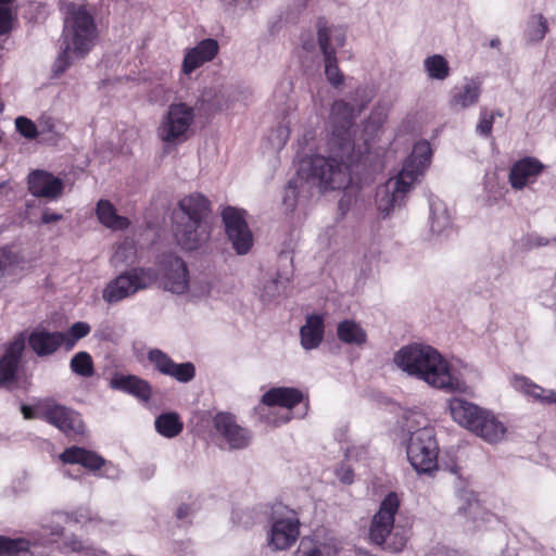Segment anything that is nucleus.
I'll return each mask as SVG.
<instances>
[{
	"mask_svg": "<svg viewBox=\"0 0 556 556\" xmlns=\"http://www.w3.org/2000/svg\"><path fill=\"white\" fill-rule=\"evenodd\" d=\"M355 116L354 108L344 100H337L331 105L330 155H313L306 169L307 179L321 191L348 188L352 181V166L362 161V147L356 148L354 142Z\"/></svg>",
	"mask_w": 556,
	"mask_h": 556,
	"instance_id": "f257e3e1",
	"label": "nucleus"
},
{
	"mask_svg": "<svg viewBox=\"0 0 556 556\" xmlns=\"http://www.w3.org/2000/svg\"><path fill=\"white\" fill-rule=\"evenodd\" d=\"M63 337L62 331H49L43 328L35 329L28 337L25 331L17 332L2 345L0 389L12 391L18 382L26 341L38 357H46L53 355L61 346H64L65 338Z\"/></svg>",
	"mask_w": 556,
	"mask_h": 556,
	"instance_id": "f03ea898",
	"label": "nucleus"
},
{
	"mask_svg": "<svg viewBox=\"0 0 556 556\" xmlns=\"http://www.w3.org/2000/svg\"><path fill=\"white\" fill-rule=\"evenodd\" d=\"M394 363L433 388L450 392L462 390V382L452 374L450 363L430 345L415 343L403 346L395 354Z\"/></svg>",
	"mask_w": 556,
	"mask_h": 556,
	"instance_id": "7ed1b4c3",
	"label": "nucleus"
},
{
	"mask_svg": "<svg viewBox=\"0 0 556 556\" xmlns=\"http://www.w3.org/2000/svg\"><path fill=\"white\" fill-rule=\"evenodd\" d=\"M211 213L210 200L194 192L184 197L174 212V232L178 244L188 251L199 249L207 242L212 227L206 222Z\"/></svg>",
	"mask_w": 556,
	"mask_h": 556,
	"instance_id": "20e7f679",
	"label": "nucleus"
},
{
	"mask_svg": "<svg viewBox=\"0 0 556 556\" xmlns=\"http://www.w3.org/2000/svg\"><path fill=\"white\" fill-rule=\"evenodd\" d=\"M432 150L428 141H418L414 144L412 154L404 161L402 169L391 177L384 185V194L378 198V210L389 215L395 206L405 204V199L415 182L424 174Z\"/></svg>",
	"mask_w": 556,
	"mask_h": 556,
	"instance_id": "39448f33",
	"label": "nucleus"
},
{
	"mask_svg": "<svg viewBox=\"0 0 556 556\" xmlns=\"http://www.w3.org/2000/svg\"><path fill=\"white\" fill-rule=\"evenodd\" d=\"M65 33L66 36H71V42H67L53 64L55 75L63 74L70 67L71 48H73L77 56L84 58L93 46L96 25L92 15L87 11L85 5L71 3L67 7Z\"/></svg>",
	"mask_w": 556,
	"mask_h": 556,
	"instance_id": "423d86ee",
	"label": "nucleus"
},
{
	"mask_svg": "<svg viewBox=\"0 0 556 556\" xmlns=\"http://www.w3.org/2000/svg\"><path fill=\"white\" fill-rule=\"evenodd\" d=\"M401 507L396 492H389L380 502L369 526L370 541L390 553H400L409 539V530L395 526V515Z\"/></svg>",
	"mask_w": 556,
	"mask_h": 556,
	"instance_id": "0eeeda50",
	"label": "nucleus"
},
{
	"mask_svg": "<svg viewBox=\"0 0 556 556\" xmlns=\"http://www.w3.org/2000/svg\"><path fill=\"white\" fill-rule=\"evenodd\" d=\"M317 41L325 60V74L336 88L344 81V75L338 66L337 49L345 43L346 30L342 26L330 25L325 17L316 22Z\"/></svg>",
	"mask_w": 556,
	"mask_h": 556,
	"instance_id": "6e6552de",
	"label": "nucleus"
},
{
	"mask_svg": "<svg viewBox=\"0 0 556 556\" xmlns=\"http://www.w3.org/2000/svg\"><path fill=\"white\" fill-rule=\"evenodd\" d=\"M439 446L434 429L424 427L412 432L406 454L413 468L419 473H432L438 469Z\"/></svg>",
	"mask_w": 556,
	"mask_h": 556,
	"instance_id": "1a4fd4ad",
	"label": "nucleus"
},
{
	"mask_svg": "<svg viewBox=\"0 0 556 556\" xmlns=\"http://www.w3.org/2000/svg\"><path fill=\"white\" fill-rule=\"evenodd\" d=\"M194 117L195 114L192 106L184 102L172 103L157 127L159 138L164 143L170 146L186 142L190 137Z\"/></svg>",
	"mask_w": 556,
	"mask_h": 556,
	"instance_id": "9d476101",
	"label": "nucleus"
},
{
	"mask_svg": "<svg viewBox=\"0 0 556 556\" xmlns=\"http://www.w3.org/2000/svg\"><path fill=\"white\" fill-rule=\"evenodd\" d=\"M157 279V273L153 268L134 267L111 280L102 292V298L110 304L135 294L139 290L147 289Z\"/></svg>",
	"mask_w": 556,
	"mask_h": 556,
	"instance_id": "9b49d317",
	"label": "nucleus"
},
{
	"mask_svg": "<svg viewBox=\"0 0 556 556\" xmlns=\"http://www.w3.org/2000/svg\"><path fill=\"white\" fill-rule=\"evenodd\" d=\"M40 419L55 427L66 437L85 433V422L81 415L72 407L60 404L53 397L41 399Z\"/></svg>",
	"mask_w": 556,
	"mask_h": 556,
	"instance_id": "f8f14e48",
	"label": "nucleus"
},
{
	"mask_svg": "<svg viewBox=\"0 0 556 556\" xmlns=\"http://www.w3.org/2000/svg\"><path fill=\"white\" fill-rule=\"evenodd\" d=\"M245 214L247 212L244 210L233 206H227L222 212V220L226 236L238 255L248 254L254 242V237L249 228Z\"/></svg>",
	"mask_w": 556,
	"mask_h": 556,
	"instance_id": "ddd939ff",
	"label": "nucleus"
},
{
	"mask_svg": "<svg viewBox=\"0 0 556 556\" xmlns=\"http://www.w3.org/2000/svg\"><path fill=\"white\" fill-rule=\"evenodd\" d=\"M213 435L229 450H243L251 440L250 431L237 422V417L229 412H218L212 418Z\"/></svg>",
	"mask_w": 556,
	"mask_h": 556,
	"instance_id": "4468645a",
	"label": "nucleus"
},
{
	"mask_svg": "<svg viewBox=\"0 0 556 556\" xmlns=\"http://www.w3.org/2000/svg\"><path fill=\"white\" fill-rule=\"evenodd\" d=\"M164 288L181 294L189 286V273L185 261L174 254H164L160 261Z\"/></svg>",
	"mask_w": 556,
	"mask_h": 556,
	"instance_id": "2eb2a0df",
	"label": "nucleus"
},
{
	"mask_svg": "<svg viewBox=\"0 0 556 556\" xmlns=\"http://www.w3.org/2000/svg\"><path fill=\"white\" fill-rule=\"evenodd\" d=\"M148 359L155 366L159 372L172 377L178 382L188 383L195 377V366L192 363L178 364L159 349L149 351Z\"/></svg>",
	"mask_w": 556,
	"mask_h": 556,
	"instance_id": "dca6fc26",
	"label": "nucleus"
},
{
	"mask_svg": "<svg viewBox=\"0 0 556 556\" xmlns=\"http://www.w3.org/2000/svg\"><path fill=\"white\" fill-rule=\"evenodd\" d=\"M27 188L35 198L53 201L63 194L64 182L47 170L34 169L27 176Z\"/></svg>",
	"mask_w": 556,
	"mask_h": 556,
	"instance_id": "f3484780",
	"label": "nucleus"
},
{
	"mask_svg": "<svg viewBox=\"0 0 556 556\" xmlns=\"http://www.w3.org/2000/svg\"><path fill=\"white\" fill-rule=\"evenodd\" d=\"M543 169L544 165L536 157H522L511 165L508 181L513 189L521 190L528 184L534 182Z\"/></svg>",
	"mask_w": 556,
	"mask_h": 556,
	"instance_id": "a211bd4d",
	"label": "nucleus"
},
{
	"mask_svg": "<svg viewBox=\"0 0 556 556\" xmlns=\"http://www.w3.org/2000/svg\"><path fill=\"white\" fill-rule=\"evenodd\" d=\"M217 40L207 38L201 40L195 47L189 49L184 58L182 72L190 75L204 63L212 61L218 53Z\"/></svg>",
	"mask_w": 556,
	"mask_h": 556,
	"instance_id": "6ab92c4d",
	"label": "nucleus"
},
{
	"mask_svg": "<svg viewBox=\"0 0 556 556\" xmlns=\"http://www.w3.org/2000/svg\"><path fill=\"white\" fill-rule=\"evenodd\" d=\"M110 388L135 396L144 403L152 397L150 382L135 375L115 374L110 380Z\"/></svg>",
	"mask_w": 556,
	"mask_h": 556,
	"instance_id": "aec40b11",
	"label": "nucleus"
},
{
	"mask_svg": "<svg viewBox=\"0 0 556 556\" xmlns=\"http://www.w3.org/2000/svg\"><path fill=\"white\" fill-rule=\"evenodd\" d=\"M59 458L63 464L80 465L91 472L99 471L106 464V460L94 451L76 445L66 447Z\"/></svg>",
	"mask_w": 556,
	"mask_h": 556,
	"instance_id": "412c9836",
	"label": "nucleus"
},
{
	"mask_svg": "<svg viewBox=\"0 0 556 556\" xmlns=\"http://www.w3.org/2000/svg\"><path fill=\"white\" fill-rule=\"evenodd\" d=\"M298 519L276 520L270 530L269 545L274 549H287L293 545L299 536Z\"/></svg>",
	"mask_w": 556,
	"mask_h": 556,
	"instance_id": "4be33fe9",
	"label": "nucleus"
},
{
	"mask_svg": "<svg viewBox=\"0 0 556 556\" xmlns=\"http://www.w3.org/2000/svg\"><path fill=\"white\" fill-rule=\"evenodd\" d=\"M304 400L301 390L292 387H274L262 395L261 402L268 407L292 409Z\"/></svg>",
	"mask_w": 556,
	"mask_h": 556,
	"instance_id": "5701e85b",
	"label": "nucleus"
},
{
	"mask_svg": "<svg viewBox=\"0 0 556 556\" xmlns=\"http://www.w3.org/2000/svg\"><path fill=\"white\" fill-rule=\"evenodd\" d=\"M481 96V83L477 79L467 80L460 87L451 90L448 104L454 110H464L478 103Z\"/></svg>",
	"mask_w": 556,
	"mask_h": 556,
	"instance_id": "b1692460",
	"label": "nucleus"
},
{
	"mask_svg": "<svg viewBox=\"0 0 556 556\" xmlns=\"http://www.w3.org/2000/svg\"><path fill=\"white\" fill-rule=\"evenodd\" d=\"M448 407L452 418L468 430L477 428L476 424L484 412L479 406L459 397L452 399Z\"/></svg>",
	"mask_w": 556,
	"mask_h": 556,
	"instance_id": "393cba45",
	"label": "nucleus"
},
{
	"mask_svg": "<svg viewBox=\"0 0 556 556\" xmlns=\"http://www.w3.org/2000/svg\"><path fill=\"white\" fill-rule=\"evenodd\" d=\"M325 334V319L323 315L312 314L306 317L300 329L301 345L304 350H313L320 345Z\"/></svg>",
	"mask_w": 556,
	"mask_h": 556,
	"instance_id": "a878e982",
	"label": "nucleus"
},
{
	"mask_svg": "<svg viewBox=\"0 0 556 556\" xmlns=\"http://www.w3.org/2000/svg\"><path fill=\"white\" fill-rule=\"evenodd\" d=\"M96 216L101 225L113 231H122L130 226V220L118 215L110 200L101 199L98 201Z\"/></svg>",
	"mask_w": 556,
	"mask_h": 556,
	"instance_id": "bb28decb",
	"label": "nucleus"
},
{
	"mask_svg": "<svg viewBox=\"0 0 556 556\" xmlns=\"http://www.w3.org/2000/svg\"><path fill=\"white\" fill-rule=\"evenodd\" d=\"M476 426L477 428H471L470 431L490 443L497 442L505 433L503 424L498 421L493 414L485 409L482 415H480L479 421Z\"/></svg>",
	"mask_w": 556,
	"mask_h": 556,
	"instance_id": "cd10ccee",
	"label": "nucleus"
},
{
	"mask_svg": "<svg viewBox=\"0 0 556 556\" xmlns=\"http://www.w3.org/2000/svg\"><path fill=\"white\" fill-rule=\"evenodd\" d=\"M338 339L345 344L361 346L367 341L366 331L354 320L344 319L337 326Z\"/></svg>",
	"mask_w": 556,
	"mask_h": 556,
	"instance_id": "c85d7f7f",
	"label": "nucleus"
},
{
	"mask_svg": "<svg viewBox=\"0 0 556 556\" xmlns=\"http://www.w3.org/2000/svg\"><path fill=\"white\" fill-rule=\"evenodd\" d=\"M156 431L164 438L172 439L179 435L184 430V422L177 413H163L155 418Z\"/></svg>",
	"mask_w": 556,
	"mask_h": 556,
	"instance_id": "c756f323",
	"label": "nucleus"
},
{
	"mask_svg": "<svg viewBox=\"0 0 556 556\" xmlns=\"http://www.w3.org/2000/svg\"><path fill=\"white\" fill-rule=\"evenodd\" d=\"M36 545L29 541L18 538L10 539L0 535V556H35Z\"/></svg>",
	"mask_w": 556,
	"mask_h": 556,
	"instance_id": "7c9ffc66",
	"label": "nucleus"
},
{
	"mask_svg": "<svg viewBox=\"0 0 556 556\" xmlns=\"http://www.w3.org/2000/svg\"><path fill=\"white\" fill-rule=\"evenodd\" d=\"M518 387L529 396L541 403H556V393L545 390L527 378L516 379Z\"/></svg>",
	"mask_w": 556,
	"mask_h": 556,
	"instance_id": "2f4dec72",
	"label": "nucleus"
},
{
	"mask_svg": "<svg viewBox=\"0 0 556 556\" xmlns=\"http://www.w3.org/2000/svg\"><path fill=\"white\" fill-rule=\"evenodd\" d=\"M425 71L432 79L444 80L450 76V65L440 54L428 56L424 61Z\"/></svg>",
	"mask_w": 556,
	"mask_h": 556,
	"instance_id": "473e14b6",
	"label": "nucleus"
},
{
	"mask_svg": "<svg viewBox=\"0 0 556 556\" xmlns=\"http://www.w3.org/2000/svg\"><path fill=\"white\" fill-rule=\"evenodd\" d=\"M70 367L74 374L84 378H89L94 375L92 357L85 351L78 352L72 357Z\"/></svg>",
	"mask_w": 556,
	"mask_h": 556,
	"instance_id": "72a5a7b5",
	"label": "nucleus"
},
{
	"mask_svg": "<svg viewBox=\"0 0 556 556\" xmlns=\"http://www.w3.org/2000/svg\"><path fill=\"white\" fill-rule=\"evenodd\" d=\"M91 331V327L89 324L85 321L74 323L66 332H63L64 339V348L65 350H72L77 341L87 337Z\"/></svg>",
	"mask_w": 556,
	"mask_h": 556,
	"instance_id": "f704fd0d",
	"label": "nucleus"
},
{
	"mask_svg": "<svg viewBox=\"0 0 556 556\" xmlns=\"http://www.w3.org/2000/svg\"><path fill=\"white\" fill-rule=\"evenodd\" d=\"M495 113H490L486 108H481L479 113V122L476 126V131L482 137H490L492 135L493 123Z\"/></svg>",
	"mask_w": 556,
	"mask_h": 556,
	"instance_id": "c9c22d12",
	"label": "nucleus"
},
{
	"mask_svg": "<svg viewBox=\"0 0 556 556\" xmlns=\"http://www.w3.org/2000/svg\"><path fill=\"white\" fill-rule=\"evenodd\" d=\"M16 130L27 139H36L38 136V130L36 124L25 116H18L15 119Z\"/></svg>",
	"mask_w": 556,
	"mask_h": 556,
	"instance_id": "e433bc0d",
	"label": "nucleus"
},
{
	"mask_svg": "<svg viewBox=\"0 0 556 556\" xmlns=\"http://www.w3.org/2000/svg\"><path fill=\"white\" fill-rule=\"evenodd\" d=\"M298 201V179H290L283 195V205L288 211L293 212Z\"/></svg>",
	"mask_w": 556,
	"mask_h": 556,
	"instance_id": "4c0bfd02",
	"label": "nucleus"
},
{
	"mask_svg": "<svg viewBox=\"0 0 556 556\" xmlns=\"http://www.w3.org/2000/svg\"><path fill=\"white\" fill-rule=\"evenodd\" d=\"M13 16L11 10L0 7V35H5L12 29Z\"/></svg>",
	"mask_w": 556,
	"mask_h": 556,
	"instance_id": "58836bf2",
	"label": "nucleus"
},
{
	"mask_svg": "<svg viewBox=\"0 0 556 556\" xmlns=\"http://www.w3.org/2000/svg\"><path fill=\"white\" fill-rule=\"evenodd\" d=\"M339 480L344 484H352L354 481V471L348 465H342L336 470Z\"/></svg>",
	"mask_w": 556,
	"mask_h": 556,
	"instance_id": "ea45409f",
	"label": "nucleus"
},
{
	"mask_svg": "<svg viewBox=\"0 0 556 556\" xmlns=\"http://www.w3.org/2000/svg\"><path fill=\"white\" fill-rule=\"evenodd\" d=\"M40 404H41V400H39L34 406L23 404L21 406V413L23 414V417L27 420L36 419V418L40 419V416H39V413H40L39 405Z\"/></svg>",
	"mask_w": 556,
	"mask_h": 556,
	"instance_id": "a19ab883",
	"label": "nucleus"
},
{
	"mask_svg": "<svg viewBox=\"0 0 556 556\" xmlns=\"http://www.w3.org/2000/svg\"><path fill=\"white\" fill-rule=\"evenodd\" d=\"M547 30H548V27H547L546 18L542 14H539L538 15V27L533 30V33L531 35L532 39L542 40L545 37Z\"/></svg>",
	"mask_w": 556,
	"mask_h": 556,
	"instance_id": "79ce46f5",
	"label": "nucleus"
},
{
	"mask_svg": "<svg viewBox=\"0 0 556 556\" xmlns=\"http://www.w3.org/2000/svg\"><path fill=\"white\" fill-rule=\"evenodd\" d=\"M62 219H63L62 214L51 212L49 208H46L41 215V223L46 224V225L51 224V223H58Z\"/></svg>",
	"mask_w": 556,
	"mask_h": 556,
	"instance_id": "37998d69",
	"label": "nucleus"
},
{
	"mask_svg": "<svg viewBox=\"0 0 556 556\" xmlns=\"http://www.w3.org/2000/svg\"><path fill=\"white\" fill-rule=\"evenodd\" d=\"M2 255L3 257L5 258V264L3 265V267L8 264V265H14L17 263V254L12 252L9 248H4L2 249Z\"/></svg>",
	"mask_w": 556,
	"mask_h": 556,
	"instance_id": "c03bdc74",
	"label": "nucleus"
},
{
	"mask_svg": "<svg viewBox=\"0 0 556 556\" xmlns=\"http://www.w3.org/2000/svg\"><path fill=\"white\" fill-rule=\"evenodd\" d=\"M302 47L305 51L309 52L312 50H314L315 48V41L314 39L311 37L308 38L307 40L305 39H302Z\"/></svg>",
	"mask_w": 556,
	"mask_h": 556,
	"instance_id": "a18cd8bd",
	"label": "nucleus"
},
{
	"mask_svg": "<svg viewBox=\"0 0 556 556\" xmlns=\"http://www.w3.org/2000/svg\"><path fill=\"white\" fill-rule=\"evenodd\" d=\"M189 514V507L187 505H180L177 509V517L179 519H184Z\"/></svg>",
	"mask_w": 556,
	"mask_h": 556,
	"instance_id": "49530a36",
	"label": "nucleus"
},
{
	"mask_svg": "<svg viewBox=\"0 0 556 556\" xmlns=\"http://www.w3.org/2000/svg\"><path fill=\"white\" fill-rule=\"evenodd\" d=\"M305 556H323V553L318 548H313Z\"/></svg>",
	"mask_w": 556,
	"mask_h": 556,
	"instance_id": "de8ad7c7",
	"label": "nucleus"
},
{
	"mask_svg": "<svg viewBox=\"0 0 556 556\" xmlns=\"http://www.w3.org/2000/svg\"><path fill=\"white\" fill-rule=\"evenodd\" d=\"M500 43H501L500 39H498V38H495V39H492V40H491L490 46H491L492 48H496V47H498V46H500Z\"/></svg>",
	"mask_w": 556,
	"mask_h": 556,
	"instance_id": "09e8293b",
	"label": "nucleus"
},
{
	"mask_svg": "<svg viewBox=\"0 0 556 556\" xmlns=\"http://www.w3.org/2000/svg\"><path fill=\"white\" fill-rule=\"evenodd\" d=\"M12 2V0H0V4L8 5Z\"/></svg>",
	"mask_w": 556,
	"mask_h": 556,
	"instance_id": "8fccbe9b",
	"label": "nucleus"
},
{
	"mask_svg": "<svg viewBox=\"0 0 556 556\" xmlns=\"http://www.w3.org/2000/svg\"><path fill=\"white\" fill-rule=\"evenodd\" d=\"M493 113H495V117L498 116V117H502L503 116V113L497 110V111H494Z\"/></svg>",
	"mask_w": 556,
	"mask_h": 556,
	"instance_id": "3c124183",
	"label": "nucleus"
},
{
	"mask_svg": "<svg viewBox=\"0 0 556 556\" xmlns=\"http://www.w3.org/2000/svg\"><path fill=\"white\" fill-rule=\"evenodd\" d=\"M290 420H291V416H290V415H288V416L285 418V420H283V421H285V422H288V421H290Z\"/></svg>",
	"mask_w": 556,
	"mask_h": 556,
	"instance_id": "603ef678",
	"label": "nucleus"
}]
</instances>
